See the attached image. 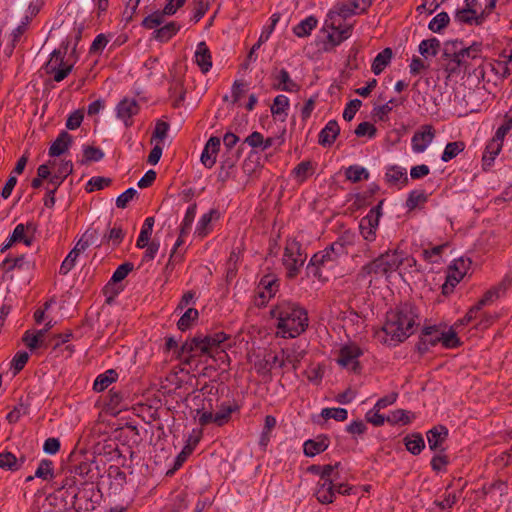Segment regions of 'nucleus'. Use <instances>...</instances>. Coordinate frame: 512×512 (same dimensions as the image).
<instances>
[{
  "label": "nucleus",
  "instance_id": "nucleus-1",
  "mask_svg": "<svg viewBox=\"0 0 512 512\" xmlns=\"http://www.w3.org/2000/svg\"><path fill=\"white\" fill-rule=\"evenodd\" d=\"M418 317L417 307L413 303H401L387 312L382 330L377 333L378 340L390 347L404 342L414 333Z\"/></svg>",
  "mask_w": 512,
  "mask_h": 512
},
{
  "label": "nucleus",
  "instance_id": "nucleus-2",
  "mask_svg": "<svg viewBox=\"0 0 512 512\" xmlns=\"http://www.w3.org/2000/svg\"><path fill=\"white\" fill-rule=\"evenodd\" d=\"M270 315L277 320V334L283 338L298 337L308 327V313L296 302L281 300L270 310Z\"/></svg>",
  "mask_w": 512,
  "mask_h": 512
},
{
  "label": "nucleus",
  "instance_id": "nucleus-3",
  "mask_svg": "<svg viewBox=\"0 0 512 512\" xmlns=\"http://www.w3.org/2000/svg\"><path fill=\"white\" fill-rule=\"evenodd\" d=\"M438 344L445 349H455L462 345V341L457 333L448 330L445 324L424 325L415 344V350L423 356Z\"/></svg>",
  "mask_w": 512,
  "mask_h": 512
},
{
  "label": "nucleus",
  "instance_id": "nucleus-4",
  "mask_svg": "<svg viewBox=\"0 0 512 512\" xmlns=\"http://www.w3.org/2000/svg\"><path fill=\"white\" fill-rule=\"evenodd\" d=\"M348 244H350V241L348 236L344 234L325 249L316 252L306 267L307 274L321 280L323 269L333 268L342 256L348 254Z\"/></svg>",
  "mask_w": 512,
  "mask_h": 512
},
{
  "label": "nucleus",
  "instance_id": "nucleus-5",
  "mask_svg": "<svg viewBox=\"0 0 512 512\" xmlns=\"http://www.w3.org/2000/svg\"><path fill=\"white\" fill-rule=\"evenodd\" d=\"M401 266V259L394 255V248L388 249L364 264L357 273V280L363 281L370 277L369 283L384 278L389 281L392 274Z\"/></svg>",
  "mask_w": 512,
  "mask_h": 512
},
{
  "label": "nucleus",
  "instance_id": "nucleus-6",
  "mask_svg": "<svg viewBox=\"0 0 512 512\" xmlns=\"http://www.w3.org/2000/svg\"><path fill=\"white\" fill-rule=\"evenodd\" d=\"M224 333L220 332L213 336H195L187 340L181 346L182 355H187L186 362H189L192 357L207 356L213 359H221V354L224 352Z\"/></svg>",
  "mask_w": 512,
  "mask_h": 512
},
{
  "label": "nucleus",
  "instance_id": "nucleus-7",
  "mask_svg": "<svg viewBox=\"0 0 512 512\" xmlns=\"http://www.w3.org/2000/svg\"><path fill=\"white\" fill-rule=\"evenodd\" d=\"M360 14L359 11H357V8H354L353 5H349L346 3H340L337 4L334 9L329 10L327 13V18L324 22V27H327L334 32L337 33L335 35L334 33H328L327 34V40L328 42L333 46H338L345 40H347L353 32V25H346L344 27H341L340 25H336L335 18L336 16H339L343 19H347L353 15Z\"/></svg>",
  "mask_w": 512,
  "mask_h": 512
},
{
  "label": "nucleus",
  "instance_id": "nucleus-8",
  "mask_svg": "<svg viewBox=\"0 0 512 512\" xmlns=\"http://www.w3.org/2000/svg\"><path fill=\"white\" fill-rule=\"evenodd\" d=\"M482 53V43L473 42L470 46H463L462 40H449L445 42L443 56L457 67H463L468 70L470 60H480Z\"/></svg>",
  "mask_w": 512,
  "mask_h": 512
},
{
  "label": "nucleus",
  "instance_id": "nucleus-9",
  "mask_svg": "<svg viewBox=\"0 0 512 512\" xmlns=\"http://www.w3.org/2000/svg\"><path fill=\"white\" fill-rule=\"evenodd\" d=\"M306 254L302 251L301 243L295 238H287L285 242L282 263L287 270L289 279L295 278L306 261Z\"/></svg>",
  "mask_w": 512,
  "mask_h": 512
},
{
  "label": "nucleus",
  "instance_id": "nucleus-10",
  "mask_svg": "<svg viewBox=\"0 0 512 512\" xmlns=\"http://www.w3.org/2000/svg\"><path fill=\"white\" fill-rule=\"evenodd\" d=\"M280 279L275 273L264 274L258 281L255 289L254 304L257 307H264L279 291Z\"/></svg>",
  "mask_w": 512,
  "mask_h": 512
},
{
  "label": "nucleus",
  "instance_id": "nucleus-11",
  "mask_svg": "<svg viewBox=\"0 0 512 512\" xmlns=\"http://www.w3.org/2000/svg\"><path fill=\"white\" fill-rule=\"evenodd\" d=\"M339 465L340 463L338 462L335 465L327 464L322 466L321 480L318 482V487L315 493L317 500L321 504L333 503L335 499V484L333 483L331 475Z\"/></svg>",
  "mask_w": 512,
  "mask_h": 512
},
{
  "label": "nucleus",
  "instance_id": "nucleus-12",
  "mask_svg": "<svg viewBox=\"0 0 512 512\" xmlns=\"http://www.w3.org/2000/svg\"><path fill=\"white\" fill-rule=\"evenodd\" d=\"M382 204L383 200L372 207L367 215L362 217L359 221V231L366 242H373L376 239V232L382 216Z\"/></svg>",
  "mask_w": 512,
  "mask_h": 512
},
{
  "label": "nucleus",
  "instance_id": "nucleus-13",
  "mask_svg": "<svg viewBox=\"0 0 512 512\" xmlns=\"http://www.w3.org/2000/svg\"><path fill=\"white\" fill-rule=\"evenodd\" d=\"M98 236L96 230L88 229L78 240L74 248L69 252L60 266V274L66 275L75 266L76 260L81 252H84Z\"/></svg>",
  "mask_w": 512,
  "mask_h": 512
},
{
  "label": "nucleus",
  "instance_id": "nucleus-14",
  "mask_svg": "<svg viewBox=\"0 0 512 512\" xmlns=\"http://www.w3.org/2000/svg\"><path fill=\"white\" fill-rule=\"evenodd\" d=\"M363 355V350L356 344L344 345L339 350L337 363L353 373H360L362 370L359 358Z\"/></svg>",
  "mask_w": 512,
  "mask_h": 512
},
{
  "label": "nucleus",
  "instance_id": "nucleus-15",
  "mask_svg": "<svg viewBox=\"0 0 512 512\" xmlns=\"http://www.w3.org/2000/svg\"><path fill=\"white\" fill-rule=\"evenodd\" d=\"M186 0H168L167 4L161 11H155L145 17L142 21V26L145 29H155L164 23L165 16L174 15L179 8H181Z\"/></svg>",
  "mask_w": 512,
  "mask_h": 512
},
{
  "label": "nucleus",
  "instance_id": "nucleus-16",
  "mask_svg": "<svg viewBox=\"0 0 512 512\" xmlns=\"http://www.w3.org/2000/svg\"><path fill=\"white\" fill-rule=\"evenodd\" d=\"M64 54L60 50H54L46 64V73L53 75L56 82L64 80L72 70V65L64 62Z\"/></svg>",
  "mask_w": 512,
  "mask_h": 512
},
{
  "label": "nucleus",
  "instance_id": "nucleus-17",
  "mask_svg": "<svg viewBox=\"0 0 512 512\" xmlns=\"http://www.w3.org/2000/svg\"><path fill=\"white\" fill-rule=\"evenodd\" d=\"M435 138V129L430 124H425L414 133L411 139V147L414 153H423Z\"/></svg>",
  "mask_w": 512,
  "mask_h": 512
},
{
  "label": "nucleus",
  "instance_id": "nucleus-18",
  "mask_svg": "<svg viewBox=\"0 0 512 512\" xmlns=\"http://www.w3.org/2000/svg\"><path fill=\"white\" fill-rule=\"evenodd\" d=\"M271 78L273 80L272 87L274 90L289 93L299 90V85L291 79L289 72L285 68H274L271 72Z\"/></svg>",
  "mask_w": 512,
  "mask_h": 512
},
{
  "label": "nucleus",
  "instance_id": "nucleus-19",
  "mask_svg": "<svg viewBox=\"0 0 512 512\" xmlns=\"http://www.w3.org/2000/svg\"><path fill=\"white\" fill-rule=\"evenodd\" d=\"M254 368L259 375L268 376L275 368H283V361L279 353L267 352L263 359L255 362Z\"/></svg>",
  "mask_w": 512,
  "mask_h": 512
},
{
  "label": "nucleus",
  "instance_id": "nucleus-20",
  "mask_svg": "<svg viewBox=\"0 0 512 512\" xmlns=\"http://www.w3.org/2000/svg\"><path fill=\"white\" fill-rule=\"evenodd\" d=\"M448 435L449 431L445 425L440 424L429 429L426 436L430 450L445 452L443 443L447 440Z\"/></svg>",
  "mask_w": 512,
  "mask_h": 512
},
{
  "label": "nucleus",
  "instance_id": "nucleus-21",
  "mask_svg": "<svg viewBox=\"0 0 512 512\" xmlns=\"http://www.w3.org/2000/svg\"><path fill=\"white\" fill-rule=\"evenodd\" d=\"M221 147V139L217 136H212L207 141L203 152L201 154V163L206 168H212L215 163L218 156V153L220 152Z\"/></svg>",
  "mask_w": 512,
  "mask_h": 512
},
{
  "label": "nucleus",
  "instance_id": "nucleus-22",
  "mask_svg": "<svg viewBox=\"0 0 512 512\" xmlns=\"http://www.w3.org/2000/svg\"><path fill=\"white\" fill-rule=\"evenodd\" d=\"M503 144L495 141L494 139L488 140L485 145L482 159H481V167L484 172H488L494 165L495 159L502 151Z\"/></svg>",
  "mask_w": 512,
  "mask_h": 512
},
{
  "label": "nucleus",
  "instance_id": "nucleus-23",
  "mask_svg": "<svg viewBox=\"0 0 512 512\" xmlns=\"http://www.w3.org/2000/svg\"><path fill=\"white\" fill-rule=\"evenodd\" d=\"M330 445V438L326 434H320L314 439H308L303 444V452L307 457H314L324 452Z\"/></svg>",
  "mask_w": 512,
  "mask_h": 512
},
{
  "label": "nucleus",
  "instance_id": "nucleus-24",
  "mask_svg": "<svg viewBox=\"0 0 512 512\" xmlns=\"http://www.w3.org/2000/svg\"><path fill=\"white\" fill-rule=\"evenodd\" d=\"M385 180L390 186H398L399 188L409 183L406 168L398 165H389L386 167Z\"/></svg>",
  "mask_w": 512,
  "mask_h": 512
},
{
  "label": "nucleus",
  "instance_id": "nucleus-25",
  "mask_svg": "<svg viewBox=\"0 0 512 512\" xmlns=\"http://www.w3.org/2000/svg\"><path fill=\"white\" fill-rule=\"evenodd\" d=\"M340 133V127L336 120H329L318 134V143L323 147H330Z\"/></svg>",
  "mask_w": 512,
  "mask_h": 512
},
{
  "label": "nucleus",
  "instance_id": "nucleus-26",
  "mask_svg": "<svg viewBox=\"0 0 512 512\" xmlns=\"http://www.w3.org/2000/svg\"><path fill=\"white\" fill-rule=\"evenodd\" d=\"M53 326L54 323L49 321L45 324L43 329L38 330L35 334L26 331L22 340L30 350H34L44 344V337Z\"/></svg>",
  "mask_w": 512,
  "mask_h": 512
},
{
  "label": "nucleus",
  "instance_id": "nucleus-27",
  "mask_svg": "<svg viewBox=\"0 0 512 512\" xmlns=\"http://www.w3.org/2000/svg\"><path fill=\"white\" fill-rule=\"evenodd\" d=\"M195 62L203 73H207L212 67L211 53L205 42H200L197 45Z\"/></svg>",
  "mask_w": 512,
  "mask_h": 512
},
{
  "label": "nucleus",
  "instance_id": "nucleus-28",
  "mask_svg": "<svg viewBox=\"0 0 512 512\" xmlns=\"http://www.w3.org/2000/svg\"><path fill=\"white\" fill-rule=\"evenodd\" d=\"M318 19L314 15H309L301 20L292 29L295 36L298 38H306L311 35V32L317 27Z\"/></svg>",
  "mask_w": 512,
  "mask_h": 512
},
{
  "label": "nucleus",
  "instance_id": "nucleus-29",
  "mask_svg": "<svg viewBox=\"0 0 512 512\" xmlns=\"http://www.w3.org/2000/svg\"><path fill=\"white\" fill-rule=\"evenodd\" d=\"M72 144V136L66 131H62L49 148V155L52 157L60 156L68 150Z\"/></svg>",
  "mask_w": 512,
  "mask_h": 512
},
{
  "label": "nucleus",
  "instance_id": "nucleus-30",
  "mask_svg": "<svg viewBox=\"0 0 512 512\" xmlns=\"http://www.w3.org/2000/svg\"><path fill=\"white\" fill-rule=\"evenodd\" d=\"M393 57V51L390 47L384 48L374 58L371 70L375 75H380L384 69L390 64Z\"/></svg>",
  "mask_w": 512,
  "mask_h": 512
},
{
  "label": "nucleus",
  "instance_id": "nucleus-31",
  "mask_svg": "<svg viewBox=\"0 0 512 512\" xmlns=\"http://www.w3.org/2000/svg\"><path fill=\"white\" fill-rule=\"evenodd\" d=\"M404 445L412 455H419L425 448V441L421 433L414 432L408 434L403 439Z\"/></svg>",
  "mask_w": 512,
  "mask_h": 512
},
{
  "label": "nucleus",
  "instance_id": "nucleus-32",
  "mask_svg": "<svg viewBox=\"0 0 512 512\" xmlns=\"http://www.w3.org/2000/svg\"><path fill=\"white\" fill-rule=\"evenodd\" d=\"M314 173L313 163L305 160L297 164L291 171V175L298 183H304Z\"/></svg>",
  "mask_w": 512,
  "mask_h": 512
},
{
  "label": "nucleus",
  "instance_id": "nucleus-33",
  "mask_svg": "<svg viewBox=\"0 0 512 512\" xmlns=\"http://www.w3.org/2000/svg\"><path fill=\"white\" fill-rule=\"evenodd\" d=\"M416 418L415 413L404 409H396L389 413L386 420L391 425H409Z\"/></svg>",
  "mask_w": 512,
  "mask_h": 512
},
{
  "label": "nucleus",
  "instance_id": "nucleus-34",
  "mask_svg": "<svg viewBox=\"0 0 512 512\" xmlns=\"http://www.w3.org/2000/svg\"><path fill=\"white\" fill-rule=\"evenodd\" d=\"M180 30V25L176 22H170L158 29H155L153 38L159 42H167Z\"/></svg>",
  "mask_w": 512,
  "mask_h": 512
},
{
  "label": "nucleus",
  "instance_id": "nucleus-35",
  "mask_svg": "<svg viewBox=\"0 0 512 512\" xmlns=\"http://www.w3.org/2000/svg\"><path fill=\"white\" fill-rule=\"evenodd\" d=\"M280 357L283 361V368L286 365H291L293 370H297L303 358V352H297L294 349L282 348L280 350Z\"/></svg>",
  "mask_w": 512,
  "mask_h": 512
},
{
  "label": "nucleus",
  "instance_id": "nucleus-36",
  "mask_svg": "<svg viewBox=\"0 0 512 512\" xmlns=\"http://www.w3.org/2000/svg\"><path fill=\"white\" fill-rule=\"evenodd\" d=\"M138 113V105L137 102L133 99H124L122 100L117 107L118 117L127 120L130 119L133 115Z\"/></svg>",
  "mask_w": 512,
  "mask_h": 512
},
{
  "label": "nucleus",
  "instance_id": "nucleus-37",
  "mask_svg": "<svg viewBox=\"0 0 512 512\" xmlns=\"http://www.w3.org/2000/svg\"><path fill=\"white\" fill-rule=\"evenodd\" d=\"M345 177L352 183H358L362 180H368L370 177L369 171L360 165H350L345 170Z\"/></svg>",
  "mask_w": 512,
  "mask_h": 512
},
{
  "label": "nucleus",
  "instance_id": "nucleus-38",
  "mask_svg": "<svg viewBox=\"0 0 512 512\" xmlns=\"http://www.w3.org/2000/svg\"><path fill=\"white\" fill-rule=\"evenodd\" d=\"M394 255L401 259V265H404L407 272H421L420 265H418L417 260L413 256H410L403 250L399 249V247L394 248Z\"/></svg>",
  "mask_w": 512,
  "mask_h": 512
},
{
  "label": "nucleus",
  "instance_id": "nucleus-39",
  "mask_svg": "<svg viewBox=\"0 0 512 512\" xmlns=\"http://www.w3.org/2000/svg\"><path fill=\"white\" fill-rule=\"evenodd\" d=\"M428 201V194L424 190H412L406 199L405 207L409 210H415L418 206L424 205Z\"/></svg>",
  "mask_w": 512,
  "mask_h": 512
},
{
  "label": "nucleus",
  "instance_id": "nucleus-40",
  "mask_svg": "<svg viewBox=\"0 0 512 512\" xmlns=\"http://www.w3.org/2000/svg\"><path fill=\"white\" fill-rule=\"evenodd\" d=\"M465 149V143L463 141H454L446 144L444 151L441 155L443 162H449L456 158Z\"/></svg>",
  "mask_w": 512,
  "mask_h": 512
},
{
  "label": "nucleus",
  "instance_id": "nucleus-41",
  "mask_svg": "<svg viewBox=\"0 0 512 512\" xmlns=\"http://www.w3.org/2000/svg\"><path fill=\"white\" fill-rule=\"evenodd\" d=\"M439 49H440V41L435 37L421 41V43L419 44V47H418L419 53L424 57H427V56L435 57L438 54Z\"/></svg>",
  "mask_w": 512,
  "mask_h": 512
},
{
  "label": "nucleus",
  "instance_id": "nucleus-42",
  "mask_svg": "<svg viewBox=\"0 0 512 512\" xmlns=\"http://www.w3.org/2000/svg\"><path fill=\"white\" fill-rule=\"evenodd\" d=\"M289 109V98L283 94L277 95L273 104L271 105V114L274 117L284 115L283 119L287 116V110Z\"/></svg>",
  "mask_w": 512,
  "mask_h": 512
},
{
  "label": "nucleus",
  "instance_id": "nucleus-43",
  "mask_svg": "<svg viewBox=\"0 0 512 512\" xmlns=\"http://www.w3.org/2000/svg\"><path fill=\"white\" fill-rule=\"evenodd\" d=\"M455 21L459 22L460 24H466V25H477L480 26L482 23L480 22L479 15L471 14V12L464 7L461 9H457L454 14Z\"/></svg>",
  "mask_w": 512,
  "mask_h": 512
},
{
  "label": "nucleus",
  "instance_id": "nucleus-44",
  "mask_svg": "<svg viewBox=\"0 0 512 512\" xmlns=\"http://www.w3.org/2000/svg\"><path fill=\"white\" fill-rule=\"evenodd\" d=\"M153 225H154V218L153 217H148L145 219L144 221V224L142 226V229H141V232H140V235L138 237V240L136 242V246L137 248H144L147 246L149 240H150V236L152 234V230H153Z\"/></svg>",
  "mask_w": 512,
  "mask_h": 512
},
{
  "label": "nucleus",
  "instance_id": "nucleus-45",
  "mask_svg": "<svg viewBox=\"0 0 512 512\" xmlns=\"http://www.w3.org/2000/svg\"><path fill=\"white\" fill-rule=\"evenodd\" d=\"M242 250L237 248L233 249L230 253L229 259L226 261V282L235 277L237 273V263L240 261Z\"/></svg>",
  "mask_w": 512,
  "mask_h": 512
},
{
  "label": "nucleus",
  "instance_id": "nucleus-46",
  "mask_svg": "<svg viewBox=\"0 0 512 512\" xmlns=\"http://www.w3.org/2000/svg\"><path fill=\"white\" fill-rule=\"evenodd\" d=\"M116 378L117 373L114 370H108L96 378L93 388L97 392L104 391Z\"/></svg>",
  "mask_w": 512,
  "mask_h": 512
},
{
  "label": "nucleus",
  "instance_id": "nucleus-47",
  "mask_svg": "<svg viewBox=\"0 0 512 512\" xmlns=\"http://www.w3.org/2000/svg\"><path fill=\"white\" fill-rule=\"evenodd\" d=\"M450 17L447 12H440L434 16L428 24L429 30L434 33H441V31L449 25Z\"/></svg>",
  "mask_w": 512,
  "mask_h": 512
},
{
  "label": "nucleus",
  "instance_id": "nucleus-48",
  "mask_svg": "<svg viewBox=\"0 0 512 512\" xmlns=\"http://www.w3.org/2000/svg\"><path fill=\"white\" fill-rule=\"evenodd\" d=\"M405 100L406 98L404 97L400 99L391 98L387 103L376 107L374 111H376V115L378 116L379 120L385 121L387 120L389 113L392 111L393 106L403 105Z\"/></svg>",
  "mask_w": 512,
  "mask_h": 512
},
{
  "label": "nucleus",
  "instance_id": "nucleus-49",
  "mask_svg": "<svg viewBox=\"0 0 512 512\" xmlns=\"http://www.w3.org/2000/svg\"><path fill=\"white\" fill-rule=\"evenodd\" d=\"M447 247V244H442L429 249H424L422 252V257L429 263H439L442 258V254Z\"/></svg>",
  "mask_w": 512,
  "mask_h": 512
},
{
  "label": "nucleus",
  "instance_id": "nucleus-50",
  "mask_svg": "<svg viewBox=\"0 0 512 512\" xmlns=\"http://www.w3.org/2000/svg\"><path fill=\"white\" fill-rule=\"evenodd\" d=\"M324 419H334L342 422L348 418V411L345 408L333 407L323 408L320 414Z\"/></svg>",
  "mask_w": 512,
  "mask_h": 512
},
{
  "label": "nucleus",
  "instance_id": "nucleus-51",
  "mask_svg": "<svg viewBox=\"0 0 512 512\" xmlns=\"http://www.w3.org/2000/svg\"><path fill=\"white\" fill-rule=\"evenodd\" d=\"M437 452L430 461L431 468L436 473L446 472V467L450 463L449 457L444 452Z\"/></svg>",
  "mask_w": 512,
  "mask_h": 512
},
{
  "label": "nucleus",
  "instance_id": "nucleus-52",
  "mask_svg": "<svg viewBox=\"0 0 512 512\" xmlns=\"http://www.w3.org/2000/svg\"><path fill=\"white\" fill-rule=\"evenodd\" d=\"M29 229V226H25L24 224H18L10 238V243L23 242L26 246H30L32 243V237L26 235V230Z\"/></svg>",
  "mask_w": 512,
  "mask_h": 512
},
{
  "label": "nucleus",
  "instance_id": "nucleus-53",
  "mask_svg": "<svg viewBox=\"0 0 512 512\" xmlns=\"http://www.w3.org/2000/svg\"><path fill=\"white\" fill-rule=\"evenodd\" d=\"M199 316L198 310L189 308L179 319L177 326L181 331H186L191 327L193 321L197 320Z\"/></svg>",
  "mask_w": 512,
  "mask_h": 512
},
{
  "label": "nucleus",
  "instance_id": "nucleus-54",
  "mask_svg": "<svg viewBox=\"0 0 512 512\" xmlns=\"http://www.w3.org/2000/svg\"><path fill=\"white\" fill-rule=\"evenodd\" d=\"M377 129L374 124L364 121L361 122L355 129V134L357 137L368 136V138L372 139L376 136Z\"/></svg>",
  "mask_w": 512,
  "mask_h": 512
},
{
  "label": "nucleus",
  "instance_id": "nucleus-55",
  "mask_svg": "<svg viewBox=\"0 0 512 512\" xmlns=\"http://www.w3.org/2000/svg\"><path fill=\"white\" fill-rule=\"evenodd\" d=\"M503 294L497 289L496 285L488 289L483 296L477 301V303L483 308L484 306L492 303L499 299Z\"/></svg>",
  "mask_w": 512,
  "mask_h": 512
},
{
  "label": "nucleus",
  "instance_id": "nucleus-56",
  "mask_svg": "<svg viewBox=\"0 0 512 512\" xmlns=\"http://www.w3.org/2000/svg\"><path fill=\"white\" fill-rule=\"evenodd\" d=\"M111 182H112V180L107 177H100V176L93 177L88 181L86 190L88 192H93L95 190H101V189H104L105 187H108L111 184Z\"/></svg>",
  "mask_w": 512,
  "mask_h": 512
},
{
  "label": "nucleus",
  "instance_id": "nucleus-57",
  "mask_svg": "<svg viewBox=\"0 0 512 512\" xmlns=\"http://www.w3.org/2000/svg\"><path fill=\"white\" fill-rule=\"evenodd\" d=\"M199 422L201 425H206L209 423H216L218 426L224 425V414L217 412H204L199 418Z\"/></svg>",
  "mask_w": 512,
  "mask_h": 512
},
{
  "label": "nucleus",
  "instance_id": "nucleus-58",
  "mask_svg": "<svg viewBox=\"0 0 512 512\" xmlns=\"http://www.w3.org/2000/svg\"><path fill=\"white\" fill-rule=\"evenodd\" d=\"M248 89V83L243 80H236L233 83L231 94L233 103H239L241 97L246 93Z\"/></svg>",
  "mask_w": 512,
  "mask_h": 512
},
{
  "label": "nucleus",
  "instance_id": "nucleus-59",
  "mask_svg": "<svg viewBox=\"0 0 512 512\" xmlns=\"http://www.w3.org/2000/svg\"><path fill=\"white\" fill-rule=\"evenodd\" d=\"M35 477L42 478L44 480L51 479L53 477L52 462L49 460H42L35 472Z\"/></svg>",
  "mask_w": 512,
  "mask_h": 512
},
{
  "label": "nucleus",
  "instance_id": "nucleus-60",
  "mask_svg": "<svg viewBox=\"0 0 512 512\" xmlns=\"http://www.w3.org/2000/svg\"><path fill=\"white\" fill-rule=\"evenodd\" d=\"M458 498L459 496L456 493H445L444 499L441 501L435 500L434 505L441 510H449L457 503Z\"/></svg>",
  "mask_w": 512,
  "mask_h": 512
},
{
  "label": "nucleus",
  "instance_id": "nucleus-61",
  "mask_svg": "<svg viewBox=\"0 0 512 512\" xmlns=\"http://www.w3.org/2000/svg\"><path fill=\"white\" fill-rule=\"evenodd\" d=\"M361 105H362V101L359 100V99L350 100L346 104V107H345V109L343 111V118H344V120L351 121L354 118L356 112L361 107Z\"/></svg>",
  "mask_w": 512,
  "mask_h": 512
},
{
  "label": "nucleus",
  "instance_id": "nucleus-62",
  "mask_svg": "<svg viewBox=\"0 0 512 512\" xmlns=\"http://www.w3.org/2000/svg\"><path fill=\"white\" fill-rule=\"evenodd\" d=\"M365 418L367 422L376 427L382 426L385 422H387L386 417L380 414V410H376L375 407L366 413Z\"/></svg>",
  "mask_w": 512,
  "mask_h": 512
},
{
  "label": "nucleus",
  "instance_id": "nucleus-63",
  "mask_svg": "<svg viewBox=\"0 0 512 512\" xmlns=\"http://www.w3.org/2000/svg\"><path fill=\"white\" fill-rule=\"evenodd\" d=\"M169 130V124L164 121H158L155 125V129L153 131V135L151 138V143L154 141H163L166 136L167 132Z\"/></svg>",
  "mask_w": 512,
  "mask_h": 512
},
{
  "label": "nucleus",
  "instance_id": "nucleus-64",
  "mask_svg": "<svg viewBox=\"0 0 512 512\" xmlns=\"http://www.w3.org/2000/svg\"><path fill=\"white\" fill-rule=\"evenodd\" d=\"M103 157L104 153L93 146H87L83 151L84 162L100 161Z\"/></svg>",
  "mask_w": 512,
  "mask_h": 512
}]
</instances>
